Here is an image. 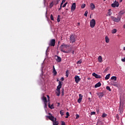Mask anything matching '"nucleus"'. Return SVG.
<instances>
[{
  "label": "nucleus",
  "instance_id": "32",
  "mask_svg": "<svg viewBox=\"0 0 125 125\" xmlns=\"http://www.w3.org/2000/svg\"><path fill=\"white\" fill-rule=\"evenodd\" d=\"M53 1H52L51 3L50 4V8H52L54 5Z\"/></svg>",
  "mask_w": 125,
  "mask_h": 125
},
{
  "label": "nucleus",
  "instance_id": "29",
  "mask_svg": "<svg viewBox=\"0 0 125 125\" xmlns=\"http://www.w3.org/2000/svg\"><path fill=\"white\" fill-rule=\"evenodd\" d=\"M61 16L60 15H58V19H57V21L58 22V23H59V22H60V18H61Z\"/></svg>",
  "mask_w": 125,
  "mask_h": 125
},
{
  "label": "nucleus",
  "instance_id": "24",
  "mask_svg": "<svg viewBox=\"0 0 125 125\" xmlns=\"http://www.w3.org/2000/svg\"><path fill=\"white\" fill-rule=\"evenodd\" d=\"M42 100H43L44 103H47V99L46 98V97L43 96Z\"/></svg>",
  "mask_w": 125,
  "mask_h": 125
},
{
  "label": "nucleus",
  "instance_id": "50",
  "mask_svg": "<svg viewBox=\"0 0 125 125\" xmlns=\"http://www.w3.org/2000/svg\"><path fill=\"white\" fill-rule=\"evenodd\" d=\"M116 119H118V120H119V114H117L116 115Z\"/></svg>",
  "mask_w": 125,
  "mask_h": 125
},
{
  "label": "nucleus",
  "instance_id": "59",
  "mask_svg": "<svg viewBox=\"0 0 125 125\" xmlns=\"http://www.w3.org/2000/svg\"><path fill=\"white\" fill-rule=\"evenodd\" d=\"M49 115H50L51 116H52V115H51V114H50V113H49Z\"/></svg>",
  "mask_w": 125,
  "mask_h": 125
},
{
  "label": "nucleus",
  "instance_id": "20",
  "mask_svg": "<svg viewBox=\"0 0 125 125\" xmlns=\"http://www.w3.org/2000/svg\"><path fill=\"white\" fill-rule=\"evenodd\" d=\"M90 7H91V10H93V9L95 8V5H94V4L92 3L90 4Z\"/></svg>",
  "mask_w": 125,
  "mask_h": 125
},
{
  "label": "nucleus",
  "instance_id": "61",
  "mask_svg": "<svg viewBox=\"0 0 125 125\" xmlns=\"http://www.w3.org/2000/svg\"><path fill=\"white\" fill-rule=\"evenodd\" d=\"M78 25H80V22L78 23Z\"/></svg>",
  "mask_w": 125,
  "mask_h": 125
},
{
  "label": "nucleus",
  "instance_id": "30",
  "mask_svg": "<svg viewBox=\"0 0 125 125\" xmlns=\"http://www.w3.org/2000/svg\"><path fill=\"white\" fill-rule=\"evenodd\" d=\"M66 116L65 117L66 119H68V118H69V117H70V114H69V112H67L66 113Z\"/></svg>",
  "mask_w": 125,
  "mask_h": 125
},
{
  "label": "nucleus",
  "instance_id": "10",
  "mask_svg": "<svg viewBox=\"0 0 125 125\" xmlns=\"http://www.w3.org/2000/svg\"><path fill=\"white\" fill-rule=\"evenodd\" d=\"M47 118H48V119H49V120H50V121H51L52 122H55V119H56V118H55L53 116L51 115V116H46Z\"/></svg>",
  "mask_w": 125,
  "mask_h": 125
},
{
  "label": "nucleus",
  "instance_id": "19",
  "mask_svg": "<svg viewBox=\"0 0 125 125\" xmlns=\"http://www.w3.org/2000/svg\"><path fill=\"white\" fill-rule=\"evenodd\" d=\"M53 73L54 74V76H56V75H57V71H56V70H55V67H54V66H53Z\"/></svg>",
  "mask_w": 125,
  "mask_h": 125
},
{
  "label": "nucleus",
  "instance_id": "11",
  "mask_svg": "<svg viewBox=\"0 0 125 125\" xmlns=\"http://www.w3.org/2000/svg\"><path fill=\"white\" fill-rule=\"evenodd\" d=\"M92 76L93 77H95V78H96V79H101V78H102V77H101V76L98 75V74H97L95 73H93Z\"/></svg>",
  "mask_w": 125,
  "mask_h": 125
},
{
  "label": "nucleus",
  "instance_id": "22",
  "mask_svg": "<svg viewBox=\"0 0 125 125\" xmlns=\"http://www.w3.org/2000/svg\"><path fill=\"white\" fill-rule=\"evenodd\" d=\"M48 105L49 108H50V109H54V106L53 104H51V105H50V103H48Z\"/></svg>",
  "mask_w": 125,
  "mask_h": 125
},
{
  "label": "nucleus",
  "instance_id": "7",
  "mask_svg": "<svg viewBox=\"0 0 125 125\" xmlns=\"http://www.w3.org/2000/svg\"><path fill=\"white\" fill-rule=\"evenodd\" d=\"M70 40L72 42V43H74L75 42H76V36L74 35H72L70 37Z\"/></svg>",
  "mask_w": 125,
  "mask_h": 125
},
{
  "label": "nucleus",
  "instance_id": "14",
  "mask_svg": "<svg viewBox=\"0 0 125 125\" xmlns=\"http://www.w3.org/2000/svg\"><path fill=\"white\" fill-rule=\"evenodd\" d=\"M76 10V3L74 2L72 4L71 6V10H73V11H74Z\"/></svg>",
  "mask_w": 125,
  "mask_h": 125
},
{
  "label": "nucleus",
  "instance_id": "9",
  "mask_svg": "<svg viewBox=\"0 0 125 125\" xmlns=\"http://www.w3.org/2000/svg\"><path fill=\"white\" fill-rule=\"evenodd\" d=\"M74 79L75 82L76 83H79V82L81 81V78H80V76L78 75H76Z\"/></svg>",
  "mask_w": 125,
  "mask_h": 125
},
{
  "label": "nucleus",
  "instance_id": "63",
  "mask_svg": "<svg viewBox=\"0 0 125 125\" xmlns=\"http://www.w3.org/2000/svg\"><path fill=\"white\" fill-rule=\"evenodd\" d=\"M56 4H58V2H57V3H56Z\"/></svg>",
  "mask_w": 125,
  "mask_h": 125
},
{
  "label": "nucleus",
  "instance_id": "4",
  "mask_svg": "<svg viewBox=\"0 0 125 125\" xmlns=\"http://www.w3.org/2000/svg\"><path fill=\"white\" fill-rule=\"evenodd\" d=\"M124 108V104L123 103H120L119 112L120 114H123V108Z\"/></svg>",
  "mask_w": 125,
  "mask_h": 125
},
{
  "label": "nucleus",
  "instance_id": "62",
  "mask_svg": "<svg viewBox=\"0 0 125 125\" xmlns=\"http://www.w3.org/2000/svg\"><path fill=\"white\" fill-rule=\"evenodd\" d=\"M57 82H59V80L57 79Z\"/></svg>",
  "mask_w": 125,
  "mask_h": 125
},
{
  "label": "nucleus",
  "instance_id": "17",
  "mask_svg": "<svg viewBox=\"0 0 125 125\" xmlns=\"http://www.w3.org/2000/svg\"><path fill=\"white\" fill-rule=\"evenodd\" d=\"M101 86V83L98 82L95 85V88H97V87H100Z\"/></svg>",
  "mask_w": 125,
  "mask_h": 125
},
{
  "label": "nucleus",
  "instance_id": "16",
  "mask_svg": "<svg viewBox=\"0 0 125 125\" xmlns=\"http://www.w3.org/2000/svg\"><path fill=\"white\" fill-rule=\"evenodd\" d=\"M112 85H113L114 86H116V87H119V84H118L117 83H115L114 82H111Z\"/></svg>",
  "mask_w": 125,
  "mask_h": 125
},
{
  "label": "nucleus",
  "instance_id": "51",
  "mask_svg": "<svg viewBox=\"0 0 125 125\" xmlns=\"http://www.w3.org/2000/svg\"><path fill=\"white\" fill-rule=\"evenodd\" d=\"M122 62H125V58L124 59H122Z\"/></svg>",
  "mask_w": 125,
  "mask_h": 125
},
{
  "label": "nucleus",
  "instance_id": "5",
  "mask_svg": "<svg viewBox=\"0 0 125 125\" xmlns=\"http://www.w3.org/2000/svg\"><path fill=\"white\" fill-rule=\"evenodd\" d=\"M55 39H52L49 43V46H55Z\"/></svg>",
  "mask_w": 125,
  "mask_h": 125
},
{
  "label": "nucleus",
  "instance_id": "53",
  "mask_svg": "<svg viewBox=\"0 0 125 125\" xmlns=\"http://www.w3.org/2000/svg\"><path fill=\"white\" fill-rule=\"evenodd\" d=\"M65 1H66V0H62V2L64 3V2H65Z\"/></svg>",
  "mask_w": 125,
  "mask_h": 125
},
{
  "label": "nucleus",
  "instance_id": "6",
  "mask_svg": "<svg viewBox=\"0 0 125 125\" xmlns=\"http://www.w3.org/2000/svg\"><path fill=\"white\" fill-rule=\"evenodd\" d=\"M96 24L95 20L92 19L91 21L90 22V26L91 27V28H94Z\"/></svg>",
  "mask_w": 125,
  "mask_h": 125
},
{
  "label": "nucleus",
  "instance_id": "49",
  "mask_svg": "<svg viewBox=\"0 0 125 125\" xmlns=\"http://www.w3.org/2000/svg\"><path fill=\"white\" fill-rule=\"evenodd\" d=\"M96 113L95 112L93 111L91 113V115H95Z\"/></svg>",
  "mask_w": 125,
  "mask_h": 125
},
{
  "label": "nucleus",
  "instance_id": "31",
  "mask_svg": "<svg viewBox=\"0 0 125 125\" xmlns=\"http://www.w3.org/2000/svg\"><path fill=\"white\" fill-rule=\"evenodd\" d=\"M125 12L124 10H122L120 12V15H123V14H125Z\"/></svg>",
  "mask_w": 125,
  "mask_h": 125
},
{
  "label": "nucleus",
  "instance_id": "40",
  "mask_svg": "<svg viewBox=\"0 0 125 125\" xmlns=\"http://www.w3.org/2000/svg\"><path fill=\"white\" fill-rule=\"evenodd\" d=\"M109 70V68L106 67L105 70H104V72L106 73Z\"/></svg>",
  "mask_w": 125,
  "mask_h": 125
},
{
  "label": "nucleus",
  "instance_id": "46",
  "mask_svg": "<svg viewBox=\"0 0 125 125\" xmlns=\"http://www.w3.org/2000/svg\"><path fill=\"white\" fill-rule=\"evenodd\" d=\"M66 125V124L64 122L62 121V125Z\"/></svg>",
  "mask_w": 125,
  "mask_h": 125
},
{
  "label": "nucleus",
  "instance_id": "26",
  "mask_svg": "<svg viewBox=\"0 0 125 125\" xmlns=\"http://www.w3.org/2000/svg\"><path fill=\"white\" fill-rule=\"evenodd\" d=\"M112 34H116L117 33V29H113L111 31Z\"/></svg>",
  "mask_w": 125,
  "mask_h": 125
},
{
  "label": "nucleus",
  "instance_id": "21",
  "mask_svg": "<svg viewBox=\"0 0 125 125\" xmlns=\"http://www.w3.org/2000/svg\"><path fill=\"white\" fill-rule=\"evenodd\" d=\"M98 60L100 63H102V56H100L98 58Z\"/></svg>",
  "mask_w": 125,
  "mask_h": 125
},
{
  "label": "nucleus",
  "instance_id": "34",
  "mask_svg": "<svg viewBox=\"0 0 125 125\" xmlns=\"http://www.w3.org/2000/svg\"><path fill=\"white\" fill-rule=\"evenodd\" d=\"M97 125H103V123L102 122H98Z\"/></svg>",
  "mask_w": 125,
  "mask_h": 125
},
{
  "label": "nucleus",
  "instance_id": "8",
  "mask_svg": "<svg viewBox=\"0 0 125 125\" xmlns=\"http://www.w3.org/2000/svg\"><path fill=\"white\" fill-rule=\"evenodd\" d=\"M119 5H120V3L117 1H115L113 3L111 4L112 7H119Z\"/></svg>",
  "mask_w": 125,
  "mask_h": 125
},
{
  "label": "nucleus",
  "instance_id": "57",
  "mask_svg": "<svg viewBox=\"0 0 125 125\" xmlns=\"http://www.w3.org/2000/svg\"><path fill=\"white\" fill-rule=\"evenodd\" d=\"M62 8L60 7L59 9V10H61V9H62Z\"/></svg>",
  "mask_w": 125,
  "mask_h": 125
},
{
  "label": "nucleus",
  "instance_id": "18",
  "mask_svg": "<svg viewBox=\"0 0 125 125\" xmlns=\"http://www.w3.org/2000/svg\"><path fill=\"white\" fill-rule=\"evenodd\" d=\"M59 125V122L57 121V119H55V121L53 122V125Z\"/></svg>",
  "mask_w": 125,
  "mask_h": 125
},
{
  "label": "nucleus",
  "instance_id": "38",
  "mask_svg": "<svg viewBox=\"0 0 125 125\" xmlns=\"http://www.w3.org/2000/svg\"><path fill=\"white\" fill-rule=\"evenodd\" d=\"M47 97L48 98V101H47L48 103H50V100H49V98H50L49 96L47 95Z\"/></svg>",
  "mask_w": 125,
  "mask_h": 125
},
{
  "label": "nucleus",
  "instance_id": "44",
  "mask_svg": "<svg viewBox=\"0 0 125 125\" xmlns=\"http://www.w3.org/2000/svg\"><path fill=\"white\" fill-rule=\"evenodd\" d=\"M82 62H83V61H82V60H80V61L77 62V64H82Z\"/></svg>",
  "mask_w": 125,
  "mask_h": 125
},
{
  "label": "nucleus",
  "instance_id": "3",
  "mask_svg": "<svg viewBox=\"0 0 125 125\" xmlns=\"http://www.w3.org/2000/svg\"><path fill=\"white\" fill-rule=\"evenodd\" d=\"M112 21H114V22H119V21H121V18H122L121 17V16H117V18L115 17H111Z\"/></svg>",
  "mask_w": 125,
  "mask_h": 125
},
{
  "label": "nucleus",
  "instance_id": "23",
  "mask_svg": "<svg viewBox=\"0 0 125 125\" xmlns=\"http://www.w3.org/2000/svg\"><path fill=\"white\" fill-rule=\"evenodd\" d=\"M105 42L108 43L110 42V39H109V37H108V36H105Z\"/></svg>",
  "mask_w": 125,
  "mask_h": 125
},
{
  "label": "nucleus",
  "instance_id": "12",
  "mask_svg": "<svg viewBox=\"0 0 125 125\" xmlns=\"http://www.w3.org/2000/svg\"><path fill=\"white\" fill-rule=\"evenodd\" d=\"M97 94L101 99L102 98V97H103V96H104V93L103 92L97 93Z\"/></svg>",
  "mask_w": 125,
  "mask_h": 125
},
{
  "label": "nucleus",
  "instance_id": "15",
  "mask_svg": "<svg viewBox=\"0 0 125 125\" xmlns=\"http://www.w3.org/2000/svg\"><path fill=\"white\" fill-rule=\"evenodd\" d=\"M56 57H57L56 59V61L58 62H61L62 59H61V58L58 56H56Z\"/></svg>",
  "mask_w": 125,
  "mask_h": 125
},
{
  "label": "nucleus",
  "instance_id": "55",
  "mask_svg": "<svg viewBox=\"0 0 125 125\" xmlns=\"http://www.w3.org/2000/svg\"><path fill=\"white\" fill-rule=\"evenodd\" d=\"M74 53H75V51H72V54H74Z\"/></svg>",
  "mask_w": 125,
  "mask_h": 125
},
{
  "label": "nucleus",
  "instance_id": "52",
  "mask_svg": "<svg viewBox=\"0 0 125 125\" xmlns=\"http://www.w3.org/2000/svg\"><path fill=\"white\" fill-rule=\"evenodd\" d=\"M64 77H62V78H61V81H62V82H63V81H64Z\"/></svg>",
  "mask_w": 125,
  "mask_h": 125
},
{
  "label": "nucleus",
  "instance_id": "13",
  "mask_svg": "<svg viewBox=\"0 0 125 125\" xmlns=\"http://www.w3.org/2000/svg\"><path fill=\"white\" fill-rule=\"evenodd\" d=\"M82 100H83V95L81 94H79V98L78 100V103H81L82 102Z\"/></svg>",
  "mask_w": 125,
  "mask_h": 125
},
{
  "label": "nucleus",
  "instance_id": "33",
  "mask_svg": "<svg viewBox=\"0 0 125 125\" xmlns=\"http://www.w3.org/2000/svg\"><path fill=\"white\" fill-rule=\"evenodd\" d=\"M65 74H65L66 77L68 78V77H69V72L68 71V70L66 71Z\"/></svg>",
  "mask_w": 125,
  "mask_h": 125
},
{
  "label": "nucleus",
  "instance_id": "28",
  "mask_svg": "<svg viewBox=\"0 0 125 125\" xmlns=\"http://www.w3.org/2000/svg\"><path fill=\"white\" fill-rule=\"evenodd\" d=\"M106 89H107V90H108L109 91H112V90L111 89V88H110V86H107L106 87Z\"/></svg>",
  "mask_w": 125,
  "mask_h": 125
},
{
  "label": "nucleus",
  "instance_id": "1",
  "mask_svg": "<svg viewBox=\"0 0 125 125\" xmlns=\"http://www.w3.org/2000/svg\"><path fill=\"white\" fill-rule=\"evenodd\" d=\"M67 47L68 45L63 43L62 45H61L60 48L61 49V51L63 52V53H70V52H71L70 50L65 51V49H67Z\"/></svg>",
  "mask_w": 125,
  "mask_h": 125
},
{
  "label": "nucleus",
  "instance_id": "37",
  "mask_svg": "<svg viewBox=\"0 0 125 125\" xmlns=\"http://www.w3.org/2000/svg\"><path fill=\"white\" fill-rule=\"evenodd\" d=\"M50 18H51V20H52V21H54V18H53V15L52 14L51 15Z\"/></svg>",
  "mask_w": 125,
  "mask_h": 125
},
{
  "label": "nucleus",
  "instance_id": "48",
  "mask_svg": "<svg viewBox=\"0 0 125 125\" xmlns=\"http://www.w3.org/2000/svg\"><path fill=\"white\" fill-rule=\"evenodd\" d=\"M79 118H80V115H79V114H76V119H79Z\"/></svg>",
  "mask_w": 125,
  "mask_h": 125
},
{
  "label": "nucleus",
  "instance_id": "64",
  "mask_svg": "<svg viewBox=\"0 0 125 125\" xmlns=\"http://www.w3.org/2000/svg\"><path fill=\"white\" fill-rule=\"evenodd\" d=\"M90 94H91V92H90Z\"/></svg>",
  "mask_w": 125,
  "mask_h": 125
},
{
  "label": "nucleus",
  "instance_id": "41",
  "mask_svg": "<svg viewBox=\"0 0 125 125\" xmlns=\"http://www.w3.org/2000/svg\"><path fill=\"white\" fill-rule=\"evenodd\" d=\"M62 96H64V88L62 89Z\"/></svg>",
  "mask_w": 125,
  "mask_h": 125
},
{
  "label": "nucleus",
  "instance_id": "43",
  "mask_svg": "<svg viewBox=\"0 0 125 125\" xmlns=\"http://www.w3.org/2000/svg\"><path fill=\"white\" fill-rule=\"evenodd\" d=\"M84 7H85V4H83L81 5V8H84Z\"/></svg>",
  "mask_w": 125,
  "mask_h": 125
},
{
  "label": "nucleus",
  "instance_id": "39",
  "mask_svg": "<svg viewBox=\"0 0 125 125\" xmlns=\"http://www.w3.org/2000/svg\"><path fill=\"white\" fill-rule=\"evenodd\" d=\"M87 13H88V12L87 11H86L84 14V16H86V17H87Z\"/></svg>",
  "mask_w": 125,
  "mask_h": 125
},
{
  "label": "nucleus",
  "instance_id": "35",
  "mask_svg": "<svg viewBox=\"0 0 125 125\" xmlns=\"http://www.w3.org/2000/svg\"><path fill=\"white\" fill-rule=\"evenodd\" d=\"M61 116H63L64 115V112H63V110H61L60 112Z\"/></svg>",
  "mask_w": 125,
  "mask_h": 125
},
{
  "label": "nucleus",
  "instance_id": "36",
  "mask_svg": "<svg viewBox=\"0 0 125 125\" xmlns=\"http://www.w3.org/2000/svg\"><path fill=\"white\" fill-rule=\"evenodd\" d=\"M107 117V114L106 113H103L102 115V118H105Z\"/></svg>",
  "mask_w": 125,
  "mask_h": 125
},
{
  "label": "nucleus",
  "instance_id": "27",
  "mask_svg": "<svg viewBox=\"0 0 125 125\" xmlns=\"http://www.w3.org/2000/svg\"><path fill=\"white\" fill-rule=\"evenodd\" d=\"M111 80H113L114 81H117V77H116V76H112L111 78Z\"/></svg>",
  "mask_w": 125,
  "mask_h": 125
},
{
  "label": "nucleus",
  "instance_id": "2",
  "mask_svg": "<svg viewBox=\"0 0 125 125\" xmlns=\"http://www.w3.org/2000/svg\"><path fill=\"white\" fill-rule=\"evenodd\" d=\"M61 87H62V82L61 81H59V85L57 87V91L56 92L57 96H60V88H61Z\"/></svg>",
  "mask_w": 125,
  "mask_h": 125
},
{
  "label": "nucleus",
  "instance_id": "56",
  "mask_svg": "<svg viewBox=\"0 0 125 125\" xmlns=\"http://www.w3.org/2000/svg\"><path fill=\"white\" fill-rule=\"evenodd\" d=\"M63 3H62V2L61 3V5H62Z\"/></svg>",
  "mask_w": 125,
  "mask_h": 125
},
{
  "label": "nucleus",
  "instance_id": "25",
  "mask_svg": "<svg viewBox=\"0 0 125 125\" xmlns=\"http://www.w3.org/2000/svg\"><path fill=\"white\" fill-rule=\"evenodd\" d=\"M111 74H107L106 77H105V81H107V80H109V79H110V76Z\"/></svg>",
  "mask_w": 125,
  "mask_h": 125
},
{
  "label": "nucleus",
  "instance_id": "58",
  "mask_svg": "<svg viewBox=\"0 0 125 125\" xmlns=\"http://www.w3.org/2000/svg\"><path fill=\"white\" fill-rule=\"evenodd\" d=\"M122 1H123V0H120V2H122Z\"/></svg>",
  "mask_w": 125,
  "mask_h": 125
},
{
  "label": "nucleus",
  "instance_id": "54",
  "mask_svg": "<svg viewBox=\"0 0 125 125\" xmlns=\"http://www.w3.org/2000/svg\"><path fill=\"white\" fill-rule=\"evenodd\" d=\"M60 106V103H58V107H59Z\"/></svg>",
  "mask_w": 125,
  "mask_h": 125
},
{
  "label": "nucleus",
  "instance_id": "47",
  "mask_svg": "<svg viewBox=\"0 0 125 125\" xmlns=\"http://www.w3.org/2000/svg\"><path fill=\"white\" fill-rule=\"evenodd\" d=\"M110 10H111V9H109V11L108 12V14L109 16H110L111 15V12H110Z\"/></svg>",
  "mask_w": 125,
  "mask_h": 125
},
{
  "label": "nucleus",
  "instance_id": "60",
  "mask_svg": "<svg viewBox=\"0 0 125 125\" xmlns=\"http://www.w3.org/2000/svg\"><path fill=\"white\" fill-rule=\"evenodd\" d=\"M60 7L61 8H62V5H61Z\"/></svg>",
  "mask_w": 125,
  "mask_h": 125
},
{
  "label": "nucleus",
  "instance_id": "42",
  "mask_svg": "<svg viewBox=\"0 0 125 125\" xmlns=\"http://www.w3.org/2000/svg\"><path fill=\"white\" fill-rule=\"evenodd\" d=\"M67 4H68V2H65L63 6H62V7H66V6L67 5Z\"/></svg>",
  "mask_w": 125,
  "mask_h": 125
},
{
  "label": "nucleus",
  "instance_id": "45",
  "mask_svg": "<svg viewBox=\"0 0 125 125\" xmlns=\"http://www.w3.org/2000/svg\"><path fill=\"white\" fill-rule=\"evenodd\" d=\"M44 108H47V103H44Z\"/></svg>",
  "mask_w": 125,
  "mask_h": 125
}]
</instances>
